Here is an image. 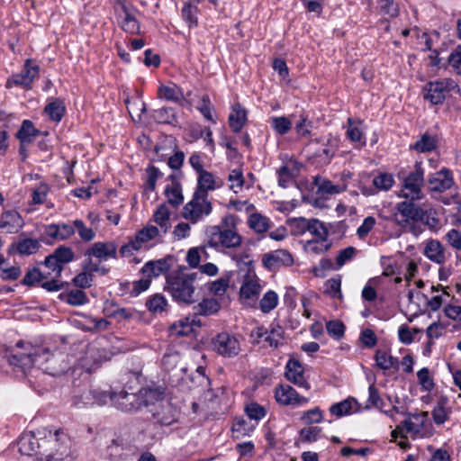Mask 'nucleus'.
Returning a JSON list of instances; mask_svg holds the SVG:
<instances>
[{
  "mask_svg": "<svg viewBox=\"0 0 461 461\" xmlns=\"http://www.w3.org/2000/svg\"><path fill=\"white\" fill-rule=\"evenodd\" d=\"M201 274L180 266L166 275L164 290L178 305H191L198 300L196 289L201 285Z\"/></svg>",
  "mask_w": 461,
  "mask_h": 461,
  "instance_id": "1",
  "label": "nucleus"
},
{
  "mask_svg": "<svg viewBox=\"0 0 461 461\" xmlns=\"http://www.w3.org/2000/svg\"><path fill=\"white\" fill-rule=\"evenodd\" d=\"M424 175L425 170L421 161H416L409 173L401 169L397 176L402 181V196L411 198V200L420 199L422 197L421 189L424 185Z\"/></svg>",
  "mask_w": 461,
  "mask_h": 461,
  "instance_id": "2",
  "label": "nucleus"
},
{
  "mask_svg": "<svg viewBox=\"0 0 461 461\" xmlns=\"http://www.w3.org/2000/svg\"><path fill=\"white\" fill-rule=\"evenodd\" d=\"M35 362V366L52 376H59L69 369L62 353L53 354L46 348H38Z\"/></svg>",
  "mask_w": 461,
  "mask_h": 461,
  "instance_id": "3",
  "label": "nucleus"
},
{
  "mask_svg": "<svg viewBox=\"0 0 461 461\" xmlns=\"http://www.w3.org/2000/svg\"><path fill=\"white\" fill-rule=\"evenodd\" d=\"M154 398L157 399V402L152 404L150 412L155 422L161 426H169L176 422L179 413L176 407L163 397L162 392L157 391Z\"/></svg>",
  "mask_w": 461,
  "mask_h": 461,
  "instance_id": "4",
  "label": "nucleus"
},
{
  "mask_svg": "<svg viewBox=\"0 0 461 461\" xmlns=\"http://www.w3.org/2000/svg\"><path fill=\"white\" fill-rule=\"evenodd\" d=\"M212 211V204L208 197L194 193L192 199L183 207L182 216L192 223H197L211 214Z\"/></svg>",
  "mask_w": 461,
  "mask_h": 461,
  "instance_id": "5",
  "label": "nucleus"
},
{
  "mask_svg": "<svg viewBox=\"0 0 461 461\" xmlns=\"http://www.w3.org/2000/svg\"><path fill=\"white\" fill-rule=\"evenodd\" d=\"M157 394V390H149L145 392V400L140 394L130 393L126 391L115 393L113 406L125 412H131L139 410L141 405H149L152 397Z\"/></svg>",
  "mask_w": 461,
  "mask_h": 461,
  "instance_id": "6",
  "label": "nucleus"
},
{
  "mask_svg": "<svg viewBox=\"0 0 461 461\" xmlns=\"http://www.w3.org/2000/svg\"><path fill=\"white\" fill-rule=\"evenodd\" d=\"M212 348L218 355L232 358L237 357L241 351L240 341L236 335L222 331L212 339Z\"/></svg>",
  "mask_w": 461,
  "mask_h": 461,
  "instance_id": "7",
  "label": "nucleus"
},
{
  "mask_svg": "<svg viewBox=\"0 0 461 461\" xmlns=\"http://www.w3.org/2000/svg\"><path fill=\"white\" fill-rule=\"evenodd\" d=\"M75 253L71 248L60 245L54 249L53 253L47 256L42 264L60 278L65 265L74 261Z\"/></svg>",
  "mask_w": 461,
  "mask_h": 461,
  "instance_id": "8",
  "label": "nucleus"
},
{
  "mask_svg": "<svg viewBox=\"0 0 461 461\" xmlns=\"http://www.w3.org/2000/svg\"><path fill=\"white\" fill-rule=\"evenodd\" d=\"M67 435L56 430L54 435L50 431V438L44 439L43 444L48 448V453L52 456H44L46 461H62L69 454Z\"/></svg>",
  "mask_w": 461,
  "mask_h": 461,
  "instance_id": "9",
  "label": "nucleus"
},
{
  "mask_svg": "<svg viewBox=\"0 0 461 461\" xmlns=\"http://www.w3.org/2000/svg\"><path fill=\"white\" fill-rule=\"evenodd\" d=\"M40 67L38 65H32L31 59H26L21 72L14 74L9 77L5 83L6 88L13 86H21L24 88H31L34 79L39 76Z\"/></svg>",
  "mask_w": 461,
  "mask_h": 461,
  "instance_id": "10",
  "label": "nucleus"
},
{
  "mask_svg": "<svg viewBox=\"0 0 461 461\" xmlns=\"http://www.w3.org/2000/svg\"><path fill=\"white\" fill-rule=\"evenodd\" d=\"M40 438H38L34 433L30 432L23 435L18 440V447L19 451L22 455L25 456H52L48 453V448L46 445L43 444V440L41 438V442H40Z\"/></svg>",
  "mask_w": 461,
  "mask_h": 461,
  "instance_id": "11",
  "label": "nucleus"
},
{
  "mask_svg": "<svg viewBox=\"0 0 461 461\" xmlns=\"http://www.w3.org/2000/svg\"><path fill=\"white\" fill-rule=\"evenodd\" d=\"M450 86L446 80L430 81L423 86V97L431 104H440L449 94Z\"/></svg>",
  "mask_w": 461,
  "mask_h": 461,
  "instance_id": "12",
  "label": "nucleus"
},
{
  "mask_svg": "<svg viewBox=\"0 0 461 461\" xmlns=\"http://www.w3.org/2000/svg\"><path fill=\"white\" fill-rule=\"evenodd\" d=\"M294 257L287 249H276L263 255L262 264L269 271L294 265Z\"/></svg>",
  "mask_w": 461,
  "mask_h": 461,
  "instance_id": "13",
  "label": "nucleus"
},
{
  "mask_svg": "<svg viewBox=\"0 0 461 461\" xmlns=\"http://www.w3.org/2000/svg\"><path fill=\"white\" fill-rule=\"evenodd\" d=\"M275 398L279 404L301 406L308 403V398L299 395L289 384H279L275 389Z\"/></svg>",
  "mask_w": 461,
  "mask_h": 461,
  "instance_id": "14",
  "label": "nucleus"
},
{
  "mask_svg": "<svg viewBox=\"0 0 461 461\" xmlns=\"http://www.w3.org/2000/svg\"><path fill=\"white\" fill-rule=\"evenodd\" d=\"M32 349V351L28 353H15L14 348H6L5 349V357L7 358L10 366L20 367L23 371H25L36 365L35 357L38 348Z\"/></svg>",
  "mask_w": 461,
  "mask_h": 461,
  "instance_id": "15",
  "label": "nucleus"
},
{
  "mask_svg": "<svg viewBox=\"0 0 461 461\" xmlns=\"http://www.w3.org/2000/svg\"><path fill=\"white\" fill-rule=\"evenodd\" d=\"M285 378L298 387L309 390L311 385L304 377V369L301 362L297 359L291 358L285 365Z\"/></svg>",
  "mask_w": 461,
  "mask_h": 461,
  "instance_id": "16",
  "label": "nucleus"
},
{
  "mask_svg": "<svg viewBox=\"0 0 461 461\" xmlns=\"http://www.w3.org/2000/svg\"><path fill=\"white\" fill-rule=\"evenodd\" d=\"M428 184L431 192L443 193L454 185L452 172L447 168H442L429 176Z\"/></svg>",
  "mask_w": 461,
  "mask_h": 461,
  "instance_id": "17",
  "label": "nucleus"
},
{
  "mask_svg": "<svg viewBox=\"0 0 461 461\" xmlns=\"http://www.w3.org/2000/svg\"><path fill=\"white\" fill-rule=\"evenodd\" d=\"M85 257H94L99 262L108 258H116L117 246L114 242H95L90 249L86 250Z\"/></svg>",
  "mask_w": 461,
  "mask_h": 461,
  "instance_id": "18",
  "label": "nucleus"
},
{
  "mask_svg": "<svg viewBox=\"0 0 461 461\" xmlns=\"http://www.w3.org/2000/svg\"><path fill=\"white\" fill-rule=\"evenodd\" d=\"M173 256H167L158 260H150L145 263L141 268V272L147 277H157L162 274H167L171 268V261Z\"/></svg>",
  "mask_w": 461,
  "mask_h": 461,
  "instance_id": "19",
  "label": "nucleus"
},
{
  "mask_svg": "<svg viewBox=\"0 0 461 461\" xmlns=\"http://www.w3.org/2000/svg\"><path fill=\"white\" fill-rule=\"evenodd\" d=\"M321 142H322L324 147L321 149H314L313 157L319 158L321 159V161L324 164H329L335 155L336 140L333 139L332 136L330 134L326 140H324V139L312 140L309 142V146H312L313 144H319Z\"/></svg>",
  "mask_w": 461,
  "mask_h": 461,
  "instance_id": "20",
  "label": "nucleus"
},
{
  "mask_svg": "<svg viewBox=\"0 0 461 461\" xmlns=\"http://www.w3.org/2000/svg\"><path fill=\"white\" fill-rule=\"evenodd\" d=\"M41 248L38 240L32 238H24L19 240L17 242H13L8 248V254L13 255L19 253L21 256H29L35 254Z\"/></svg>",
  "mask_w": 461,
  "mask_h": 461,
  "instance_id": "21",
  "label": "nucleus"
},
{
  "mask_svg": "<svg viewBox=\"0 0 461 461\" xmlns=\"http://www.w3.org/2000/svg\"><path fill=\"white\" fill-rule=\"evenodd\" d=\"M412 201L413 200L398 203L396 206L398 212L405 218L406 222L409 221H424L425 211Z\"/></svg>",
  "mask_w": 461,
  "mask_h": 461,
  "instance_id": "22",
  "label": "nucleus"
},
{
  "mask_svg": "<svg viewBox=\"0 0 461 461\" xmlns=\"http://www.w3.org/2000/svg\"><path fill=\"white\" fill-rule=\"evenodd\" d=\"M248 121V112L240 104L236 103L231 106V112L228 117V122L233 132L239 133L241 131L245 123Z\"/></svg>",
  "mask_w": 461,
  "mask_h": 461,
  "instance_id": "23",
  "label": "nucleus"
},
{
  "mask_svg": "<svg viewBox=\"0 0 461 461\" xmlns=\"http://www.w3.org/2000/svg\"><path fill=\"white\" fill-rule=\"evenodd\" d=\"M222 182L221 181L218 184L212 173L204 170L198 174L197 186L194 193H199V194L208 197L209 191L220 188Z\"/></svg>",
  "mask_w": 461,
  "mask_h": 461,
  "instance_id": "24",
  "label": "nucleus"
},
{
  "mask_svg": "<svg viewBox=\"0 0 461 461\" xmlns=\"http://www.w3.org/2000/svg\"><path fill=\"white\" fill-rule=\"evenodd\" d=\"M122 10L124 14V17L120 23L122 30L130 34H140V26L135 15V9L122 5Z\"/></svg>",
  "mask_w": 461,
  "mask_h": 461,
  "instance_id": "25",
  "label": "nucleus"
},
{
  "mask_svg": "<svg viewBox=\"0 0 461 461\" xmlns=\"http://www.w3.org/2000/svg\"><path fill=\"white\" fill-rule=\"evenodd\" d=\"M45 233L56 240H64L70 238L75 233L74 223H52L47 225Z\"/></svg>",
  "mask_w": 461,
  "mask_h": 461,
  "instance_id": "26",
  "label": "nucleus"
},
{
  "mask_svg": "<svg viewBox=\"0 0 461 461\" xmlns=\"http://www.w3.org/2000/svg\"><path fill=\"white\" fill-rule=\"evenodd\" d=\"M423 254L432 262L443 264L446 261L445 249L437 240H429L423 250Z\"/></svg>",
  "mask_w": 461,
  "mask_h": 461,
  "instance_id": "27",
  "label": "nucleus"
},
{
  "mask_svg": "<svg viewBox=\"0 0 461 461\" xmlns=\"http://www.w3.org/2000/svg\"><path fill=\"white\" fill-rule=\"evenodd\" d=\"M437 147L438 140L436 136L425 132L413 144L410 145V149L418 153H429L434 151Z\"/></svg>",
  "mask_w": 461,
  "mask_h": 461,
  "instance_id": "28",
  "label": "nucleus"
},
{
  "mask_svg": "<svg viewBox=\"0 0 461 461\" xmlns=\"http://www.w3.org/2000/svg\"><path fill=\"white\" fill-rule=\"evenodd\" d=\"M163 369L167 372H179L180 374L185 373L186 367L181 363V355L177 351H171L166 353L162 357Z\"/></svg>",
  "mask_w": 461,
  "mask_h": 461,
  "instance_id": "29",
  "label": "nucleus"
},
{
  "mask_svg": "<svg viewBox=\"0 0 461 461\" xmlns=\"http://www.w3.org/2000/svg\"><path fill=\"white\" fill-rule=\"evenodd\" d=\"M41 131L36 129L30 120H24L15 136L20 140L21 149L25 144H29L32 141L33 138L39 136Z\"/></svg>",
  "mask_w": 461,
  "mask_h": 461,
  "instance_id": "30",
  "label": "nucleus"
},
{
  "mask_svg": "<svg viewBox=\"0 0 461 461\" xmlns=\"http://www.w3.org/2000/svg\"><path fill=\"white\" fill-rule=\"evenodd\" d=\"M21 221L22 219L17 211H5L1 216L0 230H5L8 233H14L18 227H21Z\"/></svg>",
  "mask_w": 461,
  "mask_h": 461,
  "instance_id": "31",
  "label": "nucleus"
},
{
  "mask_svg": "<svg viewBox=\"0 0 461 461\" xmlns=\"http://www.w3.org/2000/svg\"><path fill=\"white\" fill-rule=\"evenodd\" d=\"M115 393L104 391L101 389H91L85 393L84 398L86 400H93L91 402H85L86 404H97L103 406L111 402L113 405Z\"/></svg>",
  "mask_w": 461,
  "mask_h": 461,
  "instance_id": "32",
  "label": "nucleus"
},
{
  "mask_svg": "<svg viewBox=\"0 0 461 461\" xmlns=\"http://www.w3.org/2000/svg\"><path fill=\"white\" fill-rule=\"evenodd\" d=\"M194 326H200V321L190 320L189 317L183 318L170 326L171 334L183 337L188 336L194 331Z\"/></svg>",
  "mask_w": 461,
  "mask_h": 461,
  "instance_id": "33",
  "label": "nucleus"
},
{
  "mask_svg": "<svg viewBox=\"0 0 461 461\" xmlns=\"http://www.w3.org/2000/svg\"><path fill=\"white\" fill-rule=\"evenodd\" d=\"M160 98L182 104L185 101L184 93L176 85L172 86H160L158 91Z\"/></svg>",
  "mask_w": 461,
  "mask_h": 461,
  "instance_id": "34",
  "label": "nucleus"
},
{
  "mask_svg": "<svg viewBox=\"0 0 461 461\" xmlns=\"http://www.w3.org/2000/svg\"><path fill=\"white\" fill-rule=\"evenodd\" d=\"M59 299L72 306H82L89 303L86 294L79 288L59 294Z\"/></svg>",
  "mask_w": 461,
  "mask_h": 461,
  "instance_id": "35",
  "label": "nucleus"
},
{
  "mask_svg": "<svg viewBox=\"0 0 461 461\" xmlns=\"http://www.w3.org/2000/svg\"><path fill=\"white\" fill-rule=\"evenodd\" d=\"M44 113L51 121L59 122L66 113L64 101L59 98L54 99L45 106Z\"/></svg>",
  "mask_w": 461,
  "mask_h": 461,
  "instance_id": "36",
  "label": "nucleus"
},
{
  "mask_svg": "<svg viewBox=\"0 0 461 461\" xmlns=\"http://www.w3.org/2000/svg\"><path fill=\"white\" fill-rule=\"evenodd\" d=\"M153 220L160 227L164 234L167 232L168 229L171 227V223L170 211L166 203L158 206L157 210L154 212Z\"/></svg>",
  "mask_w": 461,
  "mask_h": 461,
  "instance_id": "37",
  "label": "nucleus"
},
{
  "mask_svg": "<svg viewBox=\"0 0 461 461\" xmlns=\"http://www.w3.org/2000/svg\"><path fill=\"white\" fill-rule=\"evenodd\" d=\"M194 309L196 314L208 316L216 314L221 309V304L215 298H203Z\"/></svg>",
  "mask_w": 461,
  "mask_h": 461,
  "instance_id": "38",
  "label": "nucleus"
},
{
  "mask_svg": "<svg viewBox=\"0 0 461 461\" xmlns=\"http://www.w3.org/2000/svg\"><path fill=\"white\" fill-rule=\"evenodd\" d=\"M377 366L382 370H389L391 368H398L399 360L397 357L388 354L386 350L377 349L375 355Z\"/></svg>",
  "mask_w": 461,
  "mask_h": 461,
  "instance_id": "39",
  "label": "nucleus"
},
{
  "mask_svg": "<svg viewBox=\"0 0 461 461\" xmlns=\"http://www.w3.org/2000/svg\"><path fill=\"white\" fill-rule=\"evenodd\" d=\"M331 241H330L327 238L313 239L307 240L303 248L307 253L320 255L328 251L331 248Z\"/></svg>",
  "mask_w": 461,
  "mask_h": 461,
  "instance_id": "40",
  "label": "nucleus"
},
{
  "mask_svg": "<svg viewBox=\"0 0 461 461\" xmlns=\"http://www.w3.org/2000/svg\"><path fill=\"white\" fill-rule=\"evenodd\" d=\"M220 247L224 249H235L241 245L242 238L241 236L233 230L226 229L221 230V234L220 235Z\"/></svg>",
  "mask_w": 461,
  "mask_h": 461,
  "instance_id": "41",
  "label": "nucleus"
},
{
  "mask_svg": "<svg viewBox=\"0 0 461 461\" xmlns=\"http://www.w3.org/2000/svg\"><path fill=\"white\" fill-rule=\"evenodd\" d=\"M152 117L158 123L175 125L177 122L175 110L172 107L156 109L152 113Z\"/></svg>",
  "mask_w": 461,
  "mask_h": 461,
  "instance_id": "42",
  "label": "nucleus"
},
{
  "mask_svg": "<svg viewBox=\"0 0 461 461\" xmlns=\"http://www.w3.org/2000/svg\"><path fill=\"white\" fill-rule=\"evenodd\" d=\"M248 224L251 230L258 233H265L270 228L269 219L258 212L250 214Z\"/></svg>",
  "mask_w": 461,
  "mask_h": 461,
  "instance_id": "43",
  "label": "nucleus"
},
{
  "mask_svg": "<svg viewBox=\"0 0 461 461\" xmlns=\"http://www.w3.org/2000/svg\"><path fill=\"white\" fill-rule=\"evenodd\" d=\"M447 398L441 396L437 401L436 405L432 410V418L433 421L437 425L443 424L446 420H448V411L447 409Z\"/></svg>",
  "mask_w": 461,
  "mask_h": 461,
  "instance_id": "44",
  "label": "nucleus"
},
{
  "mask_svg": "<svg viewBox=\"0 0 461 461\" xmlns=\"http://www.w3.org/2000/svg\"><path fill=\"white\" fill-rule=\"evenodd\" d=\"M285 337V330L279 325H271V329L267 330V334L266 335L264 340L268 343V345L272 348H277L281 345H283L282 340Z\"/></svg>",
  "mask_w": 461,
  "mask_h": 461,
  "instance_id": "45",
  "label": "nucleus"
},
{
  "mask_svg": "<svg viewBox=\"0 0 461 461\" xmlns=\"http://www.w3.org/2000/svg\"><path fill=\"white\" fill-rule=\"evenodd\" d=\"M124 104L132 120L135 121L134 114H136L138 121H140L142 113L146 112L145 103L140 97H136L134 100H131L127 96L124 100Z\"/></svg>",
  "mask_w": 461,
  "mask_h": 461,
  "instance_id": "46",
  "label": "nucleus"
},
{
  "mask_svg": "<svg viewBox=\"0 0 461 461\" xmlns=\"http://www.w3.org/2000/svg\"><path fill=\"white\" fill-rule=\"evenodd\" d=\"M231 429L233 438L239 439L245 436H250L255 429V425L241 418L233 423Z\"/></svg>",
  "mask_w": 461,
  "mask_h": 461,
  "instance_id": "47",
  "label": "nucleus"
},
{
  "mask_svg": "<svg viewBox=\"0 0 461 461\" xmlns=\"http://www.w3.org/2000/svg\"><path fill=\"white\" fill-rule=\"evenodd\" d=\"M278 304V295L273 291L269 290L261 298L259 302V308L263 313H269Z\"/></svg>",
  "mask_w": 461,
  "mask_h": 461,
  "instance_id": "48",
  "label": "nucleus"
},
{
  "mask_svg": "<svg viewBox=\"0 0 461 461\" xmlns=\"http://www.w3.org/2000/svg\"><path fill=\"white\" fill-rule=\"evenodd\" d=\"M47 277L48 276L44 275L39 267H34L26 272L21 284L26 286H34Z\"/></svg>",
  "mask_w": 461,
  "mask_h": 461,
  "instance_id": "49",
  "label": "nucleus"
},
{
  "mask_svg": "<svg viewBox=\"0 0 461 461\" xmlns=\"http://www.w3.org/2000/svg\"><path fill=\"white\" fill-rule=\"evenodd\" d=\"M197 14V6H194V5L185 3L181 11V15L183 20L188 24L190 28L198 26Z\"/></svg>",
  "mask_w": 461,
  "mask_h": 461,
  "instance_id": "50",
  "label": "nucleus"
},
{
  "mask_svg": "<svg viewBox=\"0 0 461 461\" xmlns=\"http://www.w3.org/2000/svg\"><path fill=\"white\" fill-rule=\"evenodd\" d=\"M354 398H348L339 402L334 403L330 407V412L337 417H342L351 413L353 407Z\"/></svg>",
  "mask_w": 461,
  "mask_h": 461,
  "instance_id": "51",
  "label": "nucleus"
},
{
  "mask_svg": "<svg viewBox=\"0 0 461 461\" xmlns=\"http://www.w3.org/2000/svg\"><path fill=\"white\" fill-rule=\"evenodd\" d=\"M167 305V301L160 294H154L146 302V307L152 313L162 312Z\"/></svg>",
  "mask_w": 461,
  "mask_h": 461,
  "instance_id": "52",
  "label": "nucleus"
},
{
  "mask_svg": "<svg viewBox=\"0 0 461 461\" xmlns=\"http://www.w3.org/2000/svg\"><path fill=\"white\" fill-rule=\"evenodd\" d=\"M270 124L274 131L279 135H285L292 129V122L285 116L273 117Z\"/></svg>",
  "mask_w": 461,
  "mask_h": 461,
  "instance_id": "53",
  "label": "nucleus"
},
{
  "mask_svg": "<svg viewBox=\"0 0 461 461\" xmlns=\"http://www.w3.org/2000/svg\"><path fill=\"white\" fill-rule=\"evenodd\" d=\"M167 202L170 205L176 208L184 202V195L182 194V187H174L167 185L164 192Z\"/></svg>",
  "mask_w": 461,
  "mask_h": 461,
  "instance_id": "54",
  "label": "nucleus"
},
{
  "mask_svg": "<svg viewBox=\"0 0 461 461\" xmlns=\"http://www.w3.org/2000/svg\"><path fill=\"white\" fill-rule=\"evenodd\" d=\"M394 184V179L390 173H379L373 178V185L375 188L383 191L390 190Z\"/></svg>",
  "mask_w": 461,
  "mask_h": 461,
  "instance_id": "55",
  "label": "nucleus"
},
{
  "mask_svg": "<svg viewBox=\"0 0 461 461\" xmlns=\"http://www.w3.org/2000/svg\"><path fill=\"white\" fill-rule=\"evenodd\" d=\"M159 233L158 227L153 225H148L141 230H140L134 236L139 244L142 247L143 243H146L155 237H157Z\"/></svg>",
  "mask_w": 461,
  "mask_h": 461,
  "instance_id": "56",
  "label": "nucleus"
},
{
  "mask_svg": "<svg viewBox=\"0 0 461 461\" xmlns=\"http://www.w3.org/2000/svg\"><path fill=\"white\" fill-rule=\"evenodd\" d=\"M147 180H146V190L149 192H154L156 189V183L158 178H160L163 174L162 172L155 166L149 165L146 168Z\"/></svg>",
  "mask_w": 461,
  "mask_h": 461,
  "instance_id": "57",
  "label": "nucleus"
},
{
  "mask_svg": "<svg viewBox=\"0 0 461 461\" xmlns=\"http://www.w3.org/2000/svg\"><path fill=\"white\" fill-rule=\"evenodd\" d=\"M95 276L88 271L83 270L74 276L72 283L79 289L89 288L93 285Z\"/></svg>",
  "mask_w": 461,
  "mask_h": 461,
  "instance_id": "58",
  "label": "nucleus"
},
{
  "mask_svg": "<svg viewBox=\"0 0 461 461\" xmlns=\"http://www.w3.org/2000/svg\"><path fill=\"white\" fill-rule=\"evenodd\" d=\"M259 285H258L255 281L249 280L244 282L241 285L240 294L241 298L253 299L259 294Z\"/></svg>",
  "mask_w": 461,
  "mask_h": 461,
  "instance_id": "59",
  "label": "nucleus"
},
{
  "mask_svg": "<svg viewBox=\"0 0 461 461\" xmlns=\"http://www.w3.org/2000/svg\"><path fill=\"white\" fill-rule=\"evenodd\" d=\"M381 12L389 18H395L399 15V5L395 0H378Z\"/></svg>",
  "mask_w": 461,
  "mask_h": 461,
  "instance_id": "60",
  "label": "nucleus"
},
{
  "mask_svg": "<svg viewBox=\"0 0 461 461\" xmlns=\"http://www.w3.org/2000/svg\"><path fill=\"white\" fill-rule=\"evenodd\" d=\"M321 430L320 427H304L300 429L299 436L303 442H315L320 438Z\"/></svg>",
  "mask_w": 461,
  "mask_h": 461,
  "instance_id": "61",
  "label": "nucleus"
},
{
  "mask_svg": "<svg viewBox=\"0 0 461 461\" xmlns=\"http://www.w3.org/2000/svg\"><path fill=\"white\" fill-rule=\"evenodd\" d=\"M245 412L250 420H254L257 422L262 420L266 414V409L258 404V402H250L246 405Z\"/></svg>",
  "mask_w": 461,
  "mask_h": 461,
  "instance_id": "62",
  "label": "nucleus"
},
{
  "mask_svg": "<svg viewBox=\"0 0 461 461\" xmlns=\"http://www.w3.org/2000/svg\"><path fill=\"white\" fill-rule=\"evenodd\" d=\"M228 287L229 279L223 277L208 283V290L210 293L218 297L222 296L227 292Z\"/></svg>",
  "mask_w": 461,
  "mask_h": 461,
  "instance_id": "63",
  "label": "nucleus"
},
{
  "mask_svg": "<svg viewBox=\"0 0 461 461\" xmlns=\"http://www.w3.org/2000/svg\"><path fill=\"white\" fill-rule=\"evenodd\" d=\"M323 420L322 411L319 407H315L303 412L301 420L306 425L321 423Z\"/></svg>",
  "mask_w": 461,
  "mask_h": 461,
  "instance_id": "64",
  "label": "nucleus"
}]
</instances>
